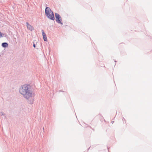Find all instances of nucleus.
Returning a JSON list of instances; mask_svg holds the SVG:
<instances>
[{
  "instance_id": "nucleus-1",
  "label": "nucleus",
  "mask_w": 152,
  "mask_h": 152,
  "mask_svg": "<svg viewBox=\"0 0 152 152\" xmlns=\"http://www.w3.org/2000/svg\"><path fill=\"white\" fill-rule=\"evenodd\" d=\"M31 86L30 85L24 84L21 86L19 89V92L23 95V97L28 100L29 104L33 103L34 99V94L31 91Z\"/></svg>"
},
{
  "instance_id": "nucleus-2",
  "label": "nucleus",
  "mask_w": 152,
  "mask_h": 152,
  "mask_svg": "<svg viewBox=\"0 0 152 152\" xmlns=\"http://www.w3.org/2000/svg\"><path fill=\"white\" fill-rule=\"evenodd\" d=\"M45 15L48 18L53 20H55L54 13L49 7H46L45 10Z\"/></svg>"
},
{
  "instance_id": "nucleus-3",
  "label": "nucleus",
  "mask_w": 152,
  "mask_h": 152,
  "mask_svg": "<svg viewBox=\"0 0 152 152\" xmlns=\"http://www.w3.org/2000/svg\"><path fill=\"white\" fill-rule=\"evenodd\" d=\"M55 15L56 18V22L61 25H63V23L62 21V19L60 15L57 13H55Z\"/></svg>"
},
{
  "instance_id": "nucleus-4",
  "label": "nucleus",
  "mask_w": 152,
  "mask_h": 152,
  "mask_svg": "<svg viewBox=\"0 0 152 152\" xmlns=\"http://www.w3.org/2000/svg\"><path fill=\"white\" fill-rule=\"evenodd\" d=\"M26 24L28 29L31 31H33L34 29V27L33 26L30 25L28 22L26 23Z\"/></svg>"
},
{
  "instance_id": "nucleus-5",
  "label": "nucleus",
  "mask_w": 152,
  "mask_h": 152,
  "mask_svg": "<svg viewBox=\"0 0 152 152\" xmlns=\"http://www.w3.org/2000/svg\"><path fill=\"white\" fill-rule=\"evenodd\" d=\"M1 46L4 48H6L8 47V44L6 42H3L1 44Z\"/></svg>"
},
{
  "instance_id": "nucleus-6",
  "label": "nucleus",
  "mask_w": 152,
  "mask_h": 152,
  "mask_svg": "<svg viewBox=\"0 0 152 152\" xmlns=\"http://www.w3.org/2000/svg\"><path fill=\"white\" fill-rule=\"evenodd\" d=\"M43 39L44 41L47 42L48 41L46 35L45 36H43Z\"/></svg>"
},
{
  "instance_id": "nucleus-7",
  "label": "nucleus",
  "mask_w": 152,
  "mask_h": 152,
  "mask_svg": "<svg viewBox=\"0 0 152 152\" xmlns=\"http://www.w3.org/2000/svg\"><path fill=\"white\" fill-rule=\"evenodd\" d=\"M42 35L43 36L46 35V34L45 33L43 30H42Z\"/></svg>"
},
{
  "instance_id": "nucleus-8",
  "label": "nucleus",
  "mask_w": 152,
  "mask_h": 152,
  "mask_svg": "<svg viewBox=\"0 0 152 152\" xmlns=\"http://www.w3.org/2000/svg\"><path fill=\"white\" fill-rule=\"evenodd\" d=\"M4 35V34H2V33L0 31V38L3 37V35Z\"/></svg>"
},
{
  "instance_id": "nucleus-9",
  "label": "nucleus",
  "mask_w": 152,
  "mask_h": 152,
  "mask_svg": "<svg viewBox=\"0 0 152 152\" xmlns=\"http://www.w3.org/2000/svg\"><path fill=\"white\" fill-rule=\"evenodd\" d=\"M0 114L1 115H4V113L2 112H0Z\"/></svg>"
},
{
  "instance_id": "nucleus-10",
  "label": "nucleus",
  "mask_w": 152,
  "mask_h": 152,
  "mask_svg": "<svg viewBox=\"0 0 152 152\" xmlns=\"http://www.w3.org/2000/svg\"><path fill=\"white\" fill-rule=\"evenodd\" d=\"M33 47L34 48H35L36 47V45L34 43V42L33 43Z\"/></svg>"
},
{
  "instance_id": "nucleus-11",
  "label": "nucleus",
  "mask_w": 152,
  "mask_h": 152,
  "mask_svg": "<svg viewBox=\"0 0 152 152\" xmlns=\"http://www.w3.org/2000/svg\"><path fill=\"white\" fill-rule=\"evenodd\" d=\"M111 122V123H112V124H113L114 122V121H112Z\"/></svg>"
},
{
  "instance_id": "nucleus-12",
  "label": "nucleus",
  "mask_w": 152,
  "mask_h": 152,
  "mask_svg": "<svg viewBox=\"0 0 152 152\" xmlns=\"http://www.w3.org/2000/svg\"><path fill=\"white\" fill-rule=\"evenodd\" d=\"M59 91H60V92H64V91H62L61 90Z\"/></svg>"
},
{
  "instance_id": "nucleus-13",
  "label": "nucleus",
  "mask_w": 152,
  "mask_h": 152,
  "mask_svg": "<svg viewBox=\"0 0 152 152\" xmlns=\"http://www.w3.org/2000/svg\"><path fill=\"white\" fill-rule=\"evenodd\" d=\"M122 119L123 120V119H124V118L123 117L122 118Z\"/></svg>"
},
{
  "instance_id": "nucleus-14",
  "label": "nucleus",
  "mask_w": 152,
  "mask_h": 152,
  "mask_svg": "<svg viewBox=\"0 0 152 152\" xmlns=\"http://www.w3.org/2000/svg\"><path fill=\"white\" fill-rule=\"evenodd\" d=\"M122 119L123 120V119H124V118L123 117L122 118Z\"/></svg>"
},
{
  "instance_id": "nucleus-15",
  "label": "nucleus",
  "mask_w": 152,
  "mask_h": 152,
  "mask_svg": "<svg viewBox=\"0 0 152 152\" xmlns=\"http://www.w3.org/2000/svg\"><path fill=\"white\" fill-rule=\"evenodd\" d=\"M107 149H108V151H109V148L107 147Z\"/></svg>"
},
{
  "instance_id": "nucleus-16",
  "label": "nucleus",
  "mask_w": 152,
  "mask_h": 152,
  "mask_svg": "<svg viewBox=\"0 0 152 152\" xmlns=\"http://www.w3.org/2000/svg\"><path fill=\"white\" fill-rule=\"evenodd\" d=\"M91 147H90L89 148H88V150H89V149H90V148Z\"/></svg>"
},
{
  "instance_id": "nucleus-17",
  "label": "nucleus",
  "mask_w": 152,
  "mask_h": 152,
  "mask_svg": "<svg viewBox=\"0 0 152 152\" xmlns=\"http://www.w3.org/2000/svg\"><path fill=\"white\" fill-rule=\"evenodd\" d=\"M102 119H104L103 118V117L102 116Z\"/></svg>"
},
{
  "instance_id": "nucleus-18",
  "label": "nucleus",
  "mask_w": 152,
  "mask_h": 152,
  "mask_svg": "<svg viewBox=\"0 0 152 152\" xmlns=\"http://www.w3.org/2000/svg\"><path fill=\"white\" fill-rule=\"evenodd\" d=\"M115 62H116V61H115Z\"/></svg>"
}]
</instances>
